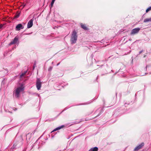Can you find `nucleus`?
<instances>
[{
    "mask_svg": "<svg viewBox=\"0 0 151 151\" xmlns=\"http://www.w3.org/2000/svg\"><path fill=\"white\" fill-rule=\"evenodd\" d=\"M24 90V87L22 86L17 88L14 91V94L15 97L18 98L20 95V93Z\"/></svg>",
    "mask_w": 151,
    "mask_h": 151,
    "instance_id": "nucleus-1",
    "label": "nucleus"
},
{
    "mask_svg": "<svg viewBox=\"0 0 151 151\" xmlns=\"http://www.w3.org/2000/svg\"><path fill=\"white\" fill-rule=\"evenodd\" d=\"M77 32L75 30L73 31L70 38V41L71 43H75L77 39Z\"/></svg>",
    "mask_w": 151,
    "mask_h": 151,
    "instance_id": "nucleus-2",
    "label": "nucleus"
},
{
    "mask_svg": "<svg viewBox=\"0 0 151 151\" xmlns=\"http://www.w3.org/2000/svg\"><path fill=\"white\" fill-rule=\"evenodd\" d=\"M42 82L39 79H37L36 81V87L37 89L39 90L41 86Z\"/></svg>",
    "mask_w": 151,
    "mask_h": 151,
    "instance_id": "nucleus-3",
    "label": "nucleus"
},
{
    "mask_svg": "<svg viewBox=\"0 0 151 151\" xmlns=\"http://www.w3.org/2000/svg\"><path fill=\"white\" fill-rule=\"evenodd\" d=\"M144 145V142L142 143L140 145H139L138 146H137L135 147L134 149V151H137L139 150L142 149V148L143 147Z\"/></svg>",
    "mask_w": 151,
    "mask_h": 151,
    "instance_id": "nucleus-4",
    "label": "nucleus"
},
{
    "mask_svg": "<svg viewBox=\"0 0 151 151\" xmlns=\"http://www.w3.org/2000/svg\"><path fill=\"white\" fill-rule=\"evenodd\" d=\"M140 30V29L139 28H137L134 29L132 30L131 34L132 35L135 34L137 33Z\"/></svg>",
    "mask_w": 151,
    "mask_h": 151,
    "instance_id": "nucleus-5",
    "label": "nucleus"
},
{
    "mask_svg": "<svg viewBox=\"0 0 151 151\" xmlns=\"http://www.w3.org/2000/svg\"><path fill=\"white\" fill-rule=\"evenodd\" d=\"M24 26L21 24H17L16 27V30L19 31L21 29H23Z\"/></svg>",
    "mask_w": 151,
    "mask_h": 151,
    "instance_id": "nucleus-6",
    "label": "nucleus"
},
{
    "mask_svg": "<svg viewBox=\"0 0 151 151\" xmlns=\"http://www.w3.org/2000/svg\"><path fill=\"white\" fill-rule=\"evenodd\" d=\"M18 40V38L16 37L13 39L12 41H11L9 43L10 45H11L13 44H14L17 43Z\"/></svg>",
    "mask_w": 151,
    "mask_h": 151,
    "instance_id": "nucleus-7",
    "label": "nucleus"
},
{
    "mask_svg": "<svg viewBox=\"0 0 151 151\" xmlns=\"http://www.w3.org/2000/svg\"><path fill=\"white\" fill-rule=\"evenodd\" d=\"M33 20L32 19H31L28 22L27 24V27L28 28H29L32 27L33 25Z\"/></svg>",
    "mask_w": 151,
    "mask_h": 151,
    "instance_id": "nucleus-8",
    "label": "nucleus"
},
{
    "mask_svg": "<svg viewBox=\"0 0 151 151\" xmlns=\"http://www.w3.org/2000/svg\"><path fill=\"white\" fill-rule=\"evenodd\" d=\"M80 25L81 27L83 28V29H84L85 30H88V28L87 27L86 24H83L82 23H81L80 24Z\"/></svg>",
    "mask_w": 151,
    "mask_h": 151,
    "instance_id": "nucleus-9",
    "label": "nucleus"
},
{
    "mask_svg": "<svg viewBox=\"0 0 151 151\" xmlns=\"http://www.w3.org/2000/svg\"><path fill=\"white\" fill-rule=\"evenodd\" d=\"M65 127V125H62L61 126L58 127L56 128L55 129H54L52 131V132H54V131H56L58 130H59V129H61L62 128H64V127Z\"/></svg>",
    "mask_w": 151,
    "mask_h": 151,
    "instance_id": "nucleus-10",
    "label": "nucleus"
},
{
    "mask_svg": "<svg viewBox=\"0 0 151 151\" xmlns=\"http://www.w3.org/2000/svg\"><path fill=\"white\" fill-rule=\"evenodd\" d=\"M98 148L97 147L91 148L88 151H98Z\"/></svg>",
    "mask_w": 151,
    "mask_h": 151,
    "instance_id": "nucleus-11",
    "label": "nucleus"
},
{
    "mask_svg": "<svg viewBox=\"0 0 151 151\" xmlns=\"http://www.w3.org/2000/svg\"><path fill=\"white\" fill-rule=\"evenodd\" d=\"M151 22V18L146 19L144 21V22Z\"/></svg>",
    "mask_w": 151,
    "mask_h": 151,
    "instance_id": "nucleus-12",
    "label": "nucleus"
},
{
    "mask_svg": "<svg viewBox=\"0 0 151 151\" xmlns=\"http://www.w3.org/2000/svg\"><path fill=\"white\" fill-rule=\"evenodd\" d=\"M27 70L24 71L23 73H22L20 77L22 78V76L25 75L27 73Z\"/></svg>",
    "mask_w": 151,
    "mask_h": 151,
    "instance_id": "nucleus-13",
    "label": "nucleus"
},
{
    "mask_svg": "<svg viewBox=\"0 0 151 151\" xmlns=\"http://www.w3.org/2000/svg\"><path fill=\"white\" fill-rule=\"evenodd\" d=\"M151 10V6L148 8L146 10V13H147L149 11Z\"/></svg>",
    "mask_w": 151,
    "mask_h": 151,
    "instance_id": "nucleus-14",
    "label": "nucleus"
},
{
    "mask_svg": "<svg viewBox=\"0 0 151 151\" xmlns=\"http://www.w3.org/2000/svg\"><path fill=\"white\" fill-rule=\"evenodd\" d=\"M55 0H52V1L51 3V7H52L53 6V4L55 2Z\"/></svg>",
    "mask_w": 151,
    "mask_h": 151,
    "instance_id": "nucleus-15",
    "label": "nucleus"
},
{
    "mask_svg": "<svg viewBox=\"0 0 151 151\" xmlns=\"http://www.w3.org/2000/svg\"><path fill=\"white\" fill-rule=\"evenodd\" d=\"M20 15V14H16V15L15 16V17L16 18H18Z\"/></svg>",
    "mask_w": 151,
    "mask_h": 151,
    "instance_id": "nucleus-16",
    "label": "nucleus"
},
{
    "mask_svg": "<svg viewBox=\"0 0 151 151\" xmlns=\"http://www.w3.org/2000/svg\"><path fill=\"white\" fill-rule=\"evenodd\" d=\"M3 26V25L2 24H1L0 25V29Z\"/></svg>",
    "mask_w": 151,
    "mask_h": 151,
    "instance_id": "nucleus-17",
    "label": "nucleus"
},
{
    "mask_svg": "<svg viewBox=\"0 0 151 151\" xmlns=\"http://www.w3.org/2000/svg\"><path fill=\"white\" fill-rule=\"evenodd\" d=\"M93 112V111H91L89 113H88V115H89L90 114H91Z\"/></svg>",
    "mask_w": 151,
    "mask_h": 151,
    "instance_id": "nucleus-18",
    "label": "nucleus"
},
{
    "mask_svg": "<svg viewBox=\"0 0 151 151\" xmlns=\"http://www.w3.org/2000/svg\"><path fill=\"white\" fill-rule=\"evenodd\" d=\"M143 52L142 50H141L139 52V54H141V53H142Z\"/></svg>",
    "mask_w": 151,
    "mask_h": 151,
    "instance_id": "nucleus-19",
    "label": "nucleus"
},
{
    "mask_svg": "<svg viewBox=\"0 0 151 151\" xmlns=\"http://www.w3.org/2000/svg\"><path fill=\"white\" fill-rule=\"evenodd\" d=\"M34 67H33V69H34Z\"/></svg>",
    "mask_w": 151,
    "mask_h": 151,
    "instance_id": "nucleus-20",
    "label": "nucleus"
}]
</instances>
